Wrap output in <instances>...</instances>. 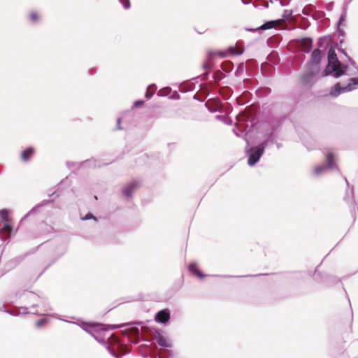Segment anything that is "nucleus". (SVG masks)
Instances as JSON below:
<instances>
[{
    "instance_id": "f257e3e1",
    "label": "nucleus",
    "mask_w": 358,
    "mask_h": 358,
    "mask_svg": "<svg viewBox=\"0 0 358 358\" xmlns=\"http://www.w3.org/2000/svg\"><path fill=\"white\" fill-rule=\"evenodd\" d=\"M328 64L325 69L322 72V76H327L333 74L335 78H339L344 74L347 66H342L338 59L335 50L331 48L328 50Z\"/></svg>"
},
{
    "instance_id": "f03ea898",
    "label": "nucleus",
    "mask_w": 358,
    "mask_h": 358,
    "mask_svg": "<svg viewBox=\"0 0 358 358\" xmlns=\"http://www.w3.org/2000/svg\"><path fill=\"white\" fill-rule=\"evenodd\" d=\"M323 57L322 52L319 49L313 50L311 60L308 65V73L303 76V81L305 83L310 82L313 77L316 76L320 71V63Z\"/></svg>"
},
{
    "instance_id": "7ed1b4c3",
    "label": "nucleus",
    "mask_w": 358,
    "mask_h": 358,
    "mask_svg": "<svg viewBox=\"0 0 358 358\" xmlns=\"http://www.w3.org/2000/svg\"><path fill=\"white\" fill-rule=\"evenodd\" d=\"M122 326L123 325H110L108 326V328H106L104 325L101 324L84 322L82 324L81 327L83 330L86 331L87 332H89L98 342L103 343L104 342V340L94 332L101 330L103 333H105L108 329H115Z\"/></svg>"
},
{
    "instance_id": "20e7f679",
    "label": "nucleus",
    "mask_w": 358,
    "mask_h": 358,
    "mask_svg": "<svg viewBox=\"0 0 358 358\" xmlns=\"http://www.w3.org/2000/svg\"><path fill=\"white\" fill-rule=\"evenodd\" d=\"M267 143L268 141H265L260 143L259 145L250 148V150L248 151V164L250 166H254L259 160L260 157L264 152V150L267 145Z\"/></svg>"
},
{
    "instance_id": "39448f33",
    "label": "nucleus",
    "mask_w": 358,
    "mask_h": 358,
    "mask_svg": "<svg viewBox=\"0 0 358 358\" xmlns=\"http://www.w3.org/2000/svg\"><path fill=\"white\" fill-rule=\"evenodd\" d=\"M358 87V78H351L350 83L345 86H341L340 83L336 84L331 90L330 94L336 97L342 93L352 91Z\"/></svg>"
},
{
    "instance_id": "423d86ee",
    "label": "nucleus",
    "mask_w": 358,
    "mask_h": 358,
    "mask_svg": "<svg viewBox=\"0 0 358 358\" xmlns=\"http://www.w3.org/2000/svg\"><path fill=\"white\" fill-rule=\"evenodd\" d=\"M326 160V164H322L315 167L314 172L316 175L323 173L328 169H334V158L331 152L328 153Z\"/></svg>"
},
{
    "instance_id": "0eeeda50",
    "label": "nucleus",
    "mask_w": 358,
    "mask_h": 358,
    "mask_svg": "<svg viewBox=\"0 0 358 358\" xmlns=\"http://www.w3.org/2000/svg\"><path fill=\"white\" fill-rule=\"evenodd\" d=\"M170 319V313L167 309L159 311L155 315V320L162 324L166 323Z\"/></svg>"
},
{
    "instance_id": "6e6552de",
    "label": "nucleus",
    "mask_w": 358,
    "mask_h": 358,
    "mask_svg": "<svg viewBox=\"0 0 358 358\" xmlns=\"http://www.w3.org/2000/svg\"><path fill=\"white\" fill-rule=\"evenodd\" d=\"M138 185V182L134 180L131 182L128 186L125 187L123 189V194L127 197H130L132 194L134 188H136Z\"/></svg>"
},
{
    "instance_id": "1a4fd4ad",
    "label": "nucleus",
    "mask_w": 358,
    "mask_h": 358,
    "mask_svg": "<svg viewBox=\"0 0 358 358\" xmlns=\"http://www.w3.org/2000/svg\"><path fill=\"white\" fill-rule=\"evenodd\" d=\"M279 21H280L279 20L268 21V22L263 24L260 27H258V29H259L260 30H267V29L273 28L278 24Z\"/></svg>"
},
{
    "instance_id": "9d476101",
    "label": "nucleus",
    "mask_w": 358,
    "mask_h": 358,
    "mask_svg": "<svg viewBox=\"0 0 358 358\" xmlns=\"http://www.w3.org/2000/svg\"><path fill=\"white\" fill-rule=\"evenodd\" d=\"M33 154L34 149L32 148H29L22 152L21 158L23 161L27 162L30 159Z\"/></svg>"
},
{
    "instance_id": "9b49d317",
    "label": "nucleus",
    "mask_w": 358,
    "mask_h": 358,
    "mask_svg": "<svg viewBox=\"0 0 358 358\" xmlns=\"http://www.w3.org/2000/svg\"><path fill=\"white\" fill-rule=\"evenodd\" d=\"M156 340L159 345H160L161 347L167 348L170 346L168 340L162 335H158L156 337Z\"/></svg>"
},
{
    "instance_id": "f8f14e48",
    "label": "nucleus",
    "mask_w": 358,
    "mask_h": 358,
    "mask_svg": "<svg viewBox=\"0 0 358 358\" xmlns=\"http://www.w3.org/2000/svg\"><path fill=\"white\" fill-rule=\"evenodd\" d=\"M313 41L310 38H304L302 41V45L305 52H309L312 48Z\"/></svg>"
},
{
    "instance_id": "ddd939ff",
    "label": "nucleus",
    "mask_w": 358,
    "mask_h": 358,
    "mask_svg": "<svg viewBox=\"0 0 358 358\" xmlns=\"http://www.w3.org/2000/svg\"><path fill=\"white\" fill-rule=\"evenodd\" d=\"M189 270L192 273H194V275H196V276H198L199 278H203L204 275H203L201 271L197 269L196 268V264H194V263H192V264H190L189 265Z\"/></svg>"
},
{
    "instance_id": "4468645a",
    "label": "nucleus",
    "mask_w": 358,
    "mask_h": 358,
    "mask_svg": "<svg viewBox=\"0 0 358 358\" xmlns=\"http://www.w3.org/2000/svg\"><path fill=\"white\" fill-rule=\"evenodd\" d=\"M83 164L85 166H90L93 168L100 167L101 166L100 163L97 162L95 159H89L85 162Z\"/></svg>"
},
{
    "instance_id": "2eb2a0df",
    "label": "nucleus",
    "mask_w": 358,
    "mask_h": 358,
    "mask_svg": "<svg viewBox=\"0 0 358 358\" xmlns=\"http://www.w3.org/2000/svg\"><path fill=\"white\" fill-rule=\"evenodd\" d=\"M347 17V8H344L343 13H341L339 20L337 23V26L340 27L342 26L343 22L345 21Z\"/></svg>"
},
{
    "instance_id": "dca6fc26",
    "label": "nucleus",
    "mask_w": 358,
    "mask_h": 358,
    "mask_svg": "<svg viewBox=\"0 0 358 358\" xmlns=\"http://www.w3.org/2000/svg\"><path fill=\"white\" fill-rule=\"evenodd\" d=\"M155 90V85H149L147 88L145 97L147 99H150L152 96V95L154 94Z\"/></svg>"
},
{
    "instance_id": "f3484780",
    "label": "nucleus",
    "mask_w": 358,
    "mask_h": 358,
    "mask_svg": "<svg viewBox=\"0 0 358 358\" xmlns=\"http://www.w3.org/2000/svg\"><path fill=\"white\" fill-rule=\"evenodd\" d=\"M11 231H12L11 227L9 224H4V229L0 231V236H1V238H3V237H2L3 233L6 232L8 234H10Z\"/></svg>"
},
{
    "instance_id": "a211bd4d",
    "label": "nucleus",
    "mask_w": 358,
    "mask_h": 358,
    "mask_svg": "<svg viewBox=\"0 0 358 358\" xmlns=\"http://www.w3.org/2000/svg\"><path fill=\"white\" fill-rule=\"evenodd\" d=\"M0 216L3 220H8V210L6 209L0 210Z\"/></svg>"
},
{
    "instance_id": "6ab92c4d",
    "label": "nucleus",
    "mask_w": 358,
    "mask_h": 358,
    "mask_svg": "<svg viewBox=\"0 0 358 358\" xmlns=\"http://www.w3.org/2000/svg\"><path fill=\"white\" fill-rule=\"evenodd\" d=\"M292 15V10H285L282 14V20H287L290 18Z\"/></svg>"
},
{
    "instance_id": "aec40b11",
    "label": "nucleus",
    "mask_w": 358,
    "mask_h": 358,
    "mask_svg": "<svg viewBox=\"0 0 358 358\" xmlns=\"http://www.w3.org/2000/svg\"><path fill=\"white\" fill-rule=\"evenodd\" d=\"M119 2L123 6V7L125 9H129L130 8L129 0H119Z\"/></svg>"
},
{
    "instance_id": "412c9836",
    "label": "nucleus",
    "mask_w": 358,
    "mask_h": 358,
    "mask_svg": "<svg viewBox=\"0 0 358 358\" xmlns=\"http://www.w3.org/2000/svg\"><path fill=\"white\" fill-rule=\"evenodd\" d=\"M46 322V319L45 318H42L39 320H38L36 323V326L37 327H41L42 325H43Z\"/></svg>"
},
{
    "instance_id": "4be33fe9",
    "label": "nucleus",
    "mask_w": 358,
    "mask_h": 358,
    "mask_svg": "<svg viewBox=\"0 0 358 358\" xmlns=\"http://www.w3.org/2000/svg\"><path fill=\"white\" fill-rule=\"evenodd\" d=\"M38 18V16L37 15L36 13H34V12H32L31 14H30V19L32 22H36Z\"/></svg>"
},
{
    "instance_id": "5701e85b",
    "label": "nucleus",
    "mask_w": 358,
    "mask_h": 358,
    "mask_svg": "<svg viewBox=\"0 0 358 358\" xmlns=\"http://www.w3.org/2000/svg\"><path fill=\"white\" fill-rule=\"evenodd\" d=\"M107 350L113 357L119 358L118 355L109 346H107Z\"/></svg>"
},
{
    "instance_id": "b1692460",
    "label": "nucleus",
    "mask_w": 358,
    "mask_h": 358,
    "mask_svg": "<svg viewBox=\"0 0 358 358\" xmlns=\"http://www.w3.org/2000/svg\"><path fill=\"white\" fill-rule=\"evenodd\" d=\"M91 218L96 220V218L92 215V214L88 213L87 215H86V216L85 217L83 218V220H90Z\"/></svg>"
},
{
    "instance_id": "393cba45",
    "label": "nucleus",
    "mask_w": 358,
    "mask_h": 358,
    "mask_svg": "<svg viewBox=\"0 0 358 358\" xmlns=\"http://www.w3.org/2000/svg\"><path fill=\"white\" fill-rule=\"evenodd\" d=\"M290 0H280V3L282 6H285L289 4Z\"/></svg>"
},
{
    "instance_id": "a878e982",
    "label": "nucleus",
    "mask_w": 358,
    "mask_h": 358,
    "mask_svg": "<svg viewBox=\"0 0 358 358\" xmlns=\"http://www.w3.org/2000/svg\"><path fill=\"white\" fill-rule=\"evenodd\" d=\"M220 73V72H217L215 75H214V79L215 81H220L221 80V77L219 76V74Z\"/></svg>"
},
{
    "instance_id": "bb28decb",
    "label": "nucleus",
    "mask_w": 358,
    "mask_h": 358,
    "mask_svg": "<svg viewBox=\"0 0 358 358\" xmlns=\"http://www.w3.org/2000/svg\"><path fill=\"white\" fill-rule=\"evenodd\" d=\"M143 103H144L143 101L138 100V101H136L134 102V105L135 107H138V106L142 105Z\"/></svg>"
},
{
    "instance_id": "cd10ccee",
    "label": "nucleus",
    "mask_w": 358,
    "mask_h": 358,
    "mask_svg": "<svg viewBox=\"0 0 358 358\" xmlns=\"http://www.w3.org/2000/svg\"><path fill=\"white\" fill-rule=\"evenodd\" d=\"M245 30L248 31H255L260 30V29H258V27H257V28H245Z\"/></svg>"
},
{
    "instance_id": "c85d7f7f",
    "label": "nucleus",
    "mask_w": 358,
    "mask_h": 358,
    "mask_svg": "<svg viewBox=\"0 0 358 358\" xmlns=\"http://www.w3.org/2000/svg\"><path fill=\"white\" fill-rule=\"evenodd\" d=\"M211 67V64L210 63H205L203 64V68L206 69H210Z\"/></svg>"
},
{
    "instance_id": "c756f323",
    "label": "nucleus",
    "mask_w": 358,
    "mask_h": 358,
    "mask_svg": "<svg viewBox=\"0 0 358 358\" xmlns=\"http://www.w3.org/2000/svg\"><path fill=\"white\" fill-rule=\"evenodd\" d=\"M241 1L244 4H248L250 3V0H241Z\"/></svg>"
},
{
    "instance_id": "7c9ffc66",
    "label": "nucleus",
    "mask_w": 358,
    "mask_h": 358,
    "mask_svg": "<svg viewBox=\"0 0 358 358\" xmlns=\"http://www.w3.org/2000/svg\"><path fill=\"white\" fill-rule=\"evenodd\" d=\"M120 121H121V119L120 118H118L117 119V127H118V129H121V127H120Z\"/></svg>"
},
{
    "instance_id": "2f4dec72",
    "label": "nucleus",
    "mask_w": 358,
    "mask_h": 358,
    "mask_svg": "<svg viewBox=\"0 0 358 358\" xmlns=\"http://www.w3.org/2000/svg\"><path fill=\"white\" fill-rule=\"evenodd\" d=\"M217 54L219 55H220L221 57H225V53H224V52H218Z\"/></svg>"
},
{
    "instance_id": "473e14b6",
    "label": "nucleus",
    "mask_w": 358,
    "mask_h": 358,
    "mask_svg": "<svg viewBox=\"0 0 358 358\" xmlns=\"http://www.w3.org/2000/svg\"><path fill=\"white\" fill-rule=\"evenodd\" d=\"M34 210V208H32L25 216L24 218L27 217L29 214H31Z\"/></svg>"
},
{
    "instance_id": "72a5a7b5",
    "label": "nucleus",
    "mask_w": 358,
    "mask_h": 358,
    "mask_svg": "<svg viewBox=\"0 0 358 358\" xmlns=\"http://www.w3.org/2000/svg\"><path fill=\"white\" fill-rule=\"evenodd\" d=\"M215 53L216 52H209L208 55H209V56H212V55H215Z\"/></svg>"
},
{
    "instance_id": "f704fd0d",
    "label": "nucleus",
    "mask_w": 358,
    "mask_h": 358,
    "mask_svg": "<svg viewBox=\"0 0 358 358\" xmlns=\"http://www.w3.org/2000/svg\"><path fill=\"white\" fill-rule=\"evenodd\" d=\"M234 131L237 136H240V135L235 131V129H234Z\"/></svg>"
},
{
    "instance_id": "c9c22d12",
    "label": "nucleus",
    "mask_w": 358,
    "mask_h": 358,
    "mask_svg": "<svg viewBox=\"0 0 358 358\" xmlns=\"http://www.w3.org/2000/svg\"><path fill=\"white\" fill-rule=\"evenodd\" d=\"M159 94H160V95H161V96H164V95H165L164 94H163V93H162V91H159Z\"/></svg>"
},
{
    "instance_id": "e433bc0d",
    "label": "nucleus",
    "mask_w": 358,
    "mask_h": 358,
    "mask_svg": "<svg viewBox=\"0 0 358 358\" xmlns=\"http://www.w3.org/2000/svg\"><path fill=\"white\" fill-rule=\"evenodd\" d=\"M349 60L352 63L351 58L349 57Z\"/></svg>"
},
{
    "instance_id": "4c0bfd02",
    "label": "nucleus",
    "mask_w": 358,
    "mask_h": 358,
    "mask_svg": "<svg viewBox=\"0 0 358 358\" xmlns=\"http://www.w3.org/2000/svg\"><path fill=\"white\" fill-rule=\"evenodd\" d=\"M64 321H65L66 322H69V323L71 322H69V321H68V320H64Z\"/></svg>"
}]
</instances>
